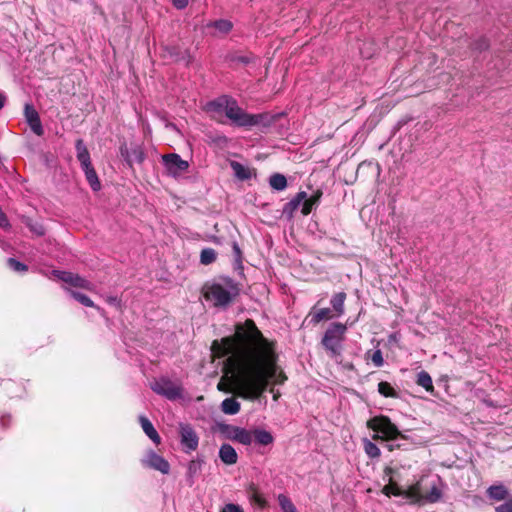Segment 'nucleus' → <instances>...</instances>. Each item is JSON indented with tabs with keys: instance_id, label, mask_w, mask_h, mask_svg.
<instances>
[{
	"instance_id": "obj_1",
	"label": "nucleus",
	"mask_w": 512,
	"mask_h": 512,
	"mask_svg": "<svg viewBox=\"0 0 512 512\" xmlns=\"http://www.w3.org/2000/svg\"><path fill=\"white\" fill-rule=\"evenodd\" d=\"M286 379L285 374L278 370L274 352L269 349L247 352L240 359L238 383L245 398L257 399L271 381L283 384Z\"/></svg>"
},
{
	"instance_id": "obj_2",
	"label": "nucleus",
	"mask_w": 512,
	"mask_h": 512,
	"mask_svg": "<svg viewBox=\"0 0 512 512\" xmlns=\"http://www.w3.org/2000/svg\"><path fill=\"white\" fill-rule=\"evenodd\" d=\"M238 284L229 277L220 278L219 281L206 283L203 287L204 297L215 307H227L238 295Z\"/></svg>"
},
{
	"instance_id": "obj_3",
	"label": "nucleus",
	"mask_w": 512,
	"mask_h": 512,
	"mask_svg": "<svg viewBox=\"0 0 512 512\" xmlns=\"http://www.w3.org/2000/svg\"><path fill=\"white\" fill-rule=\"evenodd\" d=\"M205 110L208 113H225L226 117L237 127L243 112V109L238 105L237 100L229 95H221L207 102Z\"/></svg>"
},
{
	"instance_id": "obj_4",
	"label": "nucleus",
	"mask_w": 512,
	"mask_h": 512,
	"mask_svg": "<svg viewBox=\"0 0 512 512\" xmlns=\"http://www.w3.org/2000/svg\"><path fill=\"white\" fill-rule=\"evenodd\" d=\"M346 331V324L340 322H333L326 329L321 344L331 356L340 355Z\"/></svg>"
},
{
	"instance_id": "obj_5",
	"label": "nucleus",
	"mask_w": 512,
	"mask_h": 512,
	"mask_svg": "<svg viewBox=\"0 0 512 512\" xmlns=\"http://www.w3.org/2000/svg\"><path fill=\"white\" fill-rule=\"evenodd\" d=\"M368 428L376 432L373 439L394 440L400 435L397 426L391 422L390 418L384 415L375 416L367 422Z\"/></svg>"
},
{
	"instance_id": "obj_6",
	"label": "nucleus",
	"mask_w": 512,
	"mask_h": 512,
	"mask_svg": "<svg viewBox=\"0 0 512 512\" xmlns=\"http://www.w3.org/2000/svg\"><path fill=\"white\" fill-rule=\"evenodd\" d=\"M278 118V115H272L269 113H258V114H250L247 113L244 109L241 115L240 122L238 123V127L242 128H250L253 126H262V127H270Z\"/></svg>"
},
{
	"instance_id": "obj_7",
	"label": "nucleus",
	"mask_w": 512,
	"mask_h": 512,
	"mask_svg": "<svg viewBox=\"0 0 512 512\" xmlns=\"http://www.w3.org/2000/svg\"><path fill=\"white\" fill-rule=\"evenodd\" d=\"M151 389L168 400H176L182 396V388L170 379L162 377L151 384Z\"/></svg>"
},
{
	"instance_id": "obj_8",
	"label": "nucleus",
	"mask_w": 512,
	"mask_h": 512,
	"mask_svg": "<svg viewBox=\"0 0 512 512\" xmlns=\"http://www.w3.org/2000/svg\"><path fill=\"white\" fill-rule=\"evenodd\" d=\"M179 437L182 451L185 454H190L197 450L199 445V436L190 424H179Z\"/></svg>"
},
{
	"instance_id": "obj_9",
	"label": "nucleus",
	"mask_w": 512,
	"mask_h": 512,
	"mask_svg": "<svg viewBox=\"0 0 512 512\" xmlns=\"http://www.w3.org/2000/svg\"><path fill=\"white\" fill-rule=\"evenodd\" d=\"M162 163L167 174L172 177H178L182 172L189 168V163L183 160L179 154L170 153L162 156Z\"/></svg>"
},
{
	"instance_id": "obj_10",
	"label": "nucleus",
	"mask_w": 512,
	"mask_h": 512,
	"mask_svg": "<svg viewBox=\"0 0 512 512\" xmlns=\"http://www.w3.org/2000/svg\"><path fill=\"white\" fill-rule=\"evenodd\" d=\"M120 155L129 167L133 164H142L145 160V152L141 145L135 144L128 147L125 143L119 148Z\"/></svg>"
},
{
	"instance_id": "obj_11",
	"label": "nucleus",
	"mask_w": 512,
	"mask_h": 512,
	"mask_svg": "<svg viewBox=\"0 0 512 512\" xmlns=\"http://www.w3.org/2000/svg\"><path fill=\"white\" fill-rule=\"evenodd\" d=\"M24 116L27 124L30 129L37 136H42L44 134V129L40 120L39 113L31 103H26L24 106Z\"/></svg>"
},
{
	"instance_id": "obj_12",
	"label": "nucleus",
	"mask_w": 512,
	"mask_h": 512,
	"mask_svg": "<svg viewBox=\"0 0 512 512\" xmlns=\"http://www.w3.org/2000/svg\"><path fill=\"white\" fill-rule=\"evenodd\" d=\"M52 274L59 280L70 284L73 287L89 289L91 283L85 278L68 271L53 270Z\"/></svg>"
},
{
	"instance_id": "obj_13",
	"label": "nucleus",
	"mask_w": 512,
	"mask_h": 512,
	"mask_svg": "<svg viewBox=\"0 0 512 512\" xmlns=\"http://www.w3.org/2000/svg\"><path fill=\"white\" fill-rule=\"evenodd\" d=\"M338 318L331 308H318L314 305L305 318L309 324L317 325L322 321Z\"/></svg>"
},
{
	"instance_id": "obj_14",
	"label": "nucleus",
	"mask_w": 512,
	"mask_h": 512,
	"mask_svg": "<svg viewBox=\"0 0 512 512\" xmlns=\"http://www.w3.org/2000/svg\"><path fill=\"white\" fill-rule=\"evenodd\" d=\"M144 464L154 470L160 471L162 474H168L170 471L169 462L154 451L148 453Z\"/></svg>"
},
{
	"instance_id": "obj_15",
	"label": "nucleus",
	"mask_w": 512,
	"mask_h": 512,
	"mask_svg": "<svg viewBox=\"0 0 512 512\" xmlns=\"http://www.w3.org/2000/svg\"><path fill=\"white\" fill-rule=\"evenodd\" d=\"M444 483L437 477L430 485V490L424 494V502L426 503H437L442 499Z\"/></svg>"
},
{
	"instance_id": "obj_16",
	"label": "nucleus",
	"mask_w": 512,
	"mask_h": 512,
	"mask_svg": "<svg viewBox=\"0 0 512 512\" xmlns=\"http://www.w3.org/2000/svg\"><path fill=\"white\" fill-rule=\"evenodd\" d=\"M204 462V457L202 456H198L196 459L189 461L186 472V482L188 486L192 487L194 485L195 478L200 473Z\"/></svg>"
},
{
	"instance_id": "obj_17",
	"label": "nucleus",
	"mask_w": 512,
	"mask_h": 512,
	"mask_svg": "<svg viewBox=\"0 0 512 512\" xmlns=\"http://www.w3.org/2000/svg\"><path fill=\"white\" fill-rule=\"evenodd\" d=\"M219 458L225 465H234L238 461V454L232 445L223 443L219 448Z\"/></svg>"
},
{
	"instance_id": "obj_18",
	"label": "nucleus",
	"mask_w": 512,
	"mask_h": 512,
	"mask_svg": "<svg viewBox=\"0 0 512 512\" xmlns=\"http://www.w3.org/2000/svg\"><path fill=\"white\" fill-rule=\"evenodd\" d=\"M307 193L304 191L298 192L290 201L283 207V214L288 218H292L294 212L300 207L302 202L306 199Z\"/></svg>"
},
{
	"instance_id": "obj_19",
	"label": "nucleus",
	"mask_w": 512,
	"mask_h": 512,
	"mask_svg": "<svg viewBox=\"0 0 512 512\" xmlns=\"http://www.w3.org/2000/svg\"><path fill=\"white\" fill-rule=\"evenodd\" d=\"M400 496L415 504L424 502V494L421 493V485L419 482L412 485L407 490H401Z\"/></svg>"
},
{
	"instance_id": "obj_20",
	"label": "nucleus",
	"mask_w": 512,
	"mask_h": 512,
	"mask_svg": "<svg viewBox=\"0 0 512 512\" xmlns=\"http://www.w3.org/2000/svg\"><path fill=\"white\" fill-rule=\"evenodd\" d=\"M75 148L77 152V159L81 164V168H88L92 166L90 153L82 139H78L75 143Z\"/></svg>"
},
{
	"instance_id": "obj_21",
	"label": "nucleus",
	"mask_w": 512,
	"mask_h": 512,
	"mask_svg": "<svg viewBox=\"0 0 512 512\" xmlns=\"http://www.w3.org/2000/svg\"><path fill=\"white\" fill-rule=\"evenodd\" d=\"M253 441L259 446H269L274 442V436L270 431L262 428L253 429Z\"/></svg>"
},
{
	"instance_id": "obj_22",
	"label": "nucleus",
	"mask_w": 512,
	"mask_h": 512,
	"mask_svg": "<svg viewBox=\"0 0 512 512\" xmlns=\"http://www.w3.org/2000/svg\"><path fill=\"white\" fill-rule=\"evenodd\" d=\"M346 297L347 295L345 292H337L330 299V304L332 306L331 310L336 314L338 318L345 313Z\"/></svg>"
},
{
	"instance_id": "obj_23",
	"label": "nucleus",
	"mask_w": 512,
	"mask_h": 512,
	"mask_svg": "<svg viewBox=\"0 0 512 512\" xmlns=\"http://www.w3.org/2000/svg\"><path fill=\"white\" fill-rule=\"evenodd\" d=\"M139 422L141 424V427L144 431V433L155 443V444H159L160 441H161V438L158 434V432L156 431V429L154 428L153 424L151 423V421L141 415L139 417Z\"/></svg>"
},
{
	"instance_id": "obj_24",
	"label": "nucleus",
	"mask_w": 512,
	"mask_h": 512,
	"mask_svg": "<svg viewBox=\"0 0 512 512\" xmlns=\"http://www.w3.org/2000/svg\"><path fill=\"white\" fill-rule=\"evenodd\" d=\"M486 493L488 498L494 501H503L509 495L508 489L502 484L491 485Z\"/></svg>"
},
{
	"instance_id": "obj_25",
	"label": "nucleus",
	"mask_w": 512,
	"mask_h": 512,
	"mask_svg": "<svg viewBox=\"0 0 512 512\" xmlns=\"http://www.w3.org/2000/svg\"><path fill=\"white\" fill-rule=\"evenodd\" d=\"M230 166L234 172L235 177L238 180L245 181L251 179L252 171L250 168L244 166L243 164L237 161H231Z\"/></svg>"
},
{
	"instance_id": "obj_26",
	"label": "nucleus",
	"mask_w": 512,
	"mask_h": 512,
	"mask_svg": "<svg viewBox=\"0 0 512 512\" xmlns=\"http://www.w3.org/2000/svg\"><path fill=\"white\" fill-rule=\"evenodd\" d=\"M240 403L233 397L225 398L221 403V410L224 414L235 415L240 411Z\"/></svg>"
},
{
	"instance_id": "obj_27",
	"label": "nucleus",
	"mask_w": 512,
	"mask_h": 512,
	"mask_svg": "<svg viewBox=\"0 0 512 512\" xmlns=\"http://www.w3.org/2000/svg\"><path fill=\"white\" fill-rule=\"evenodd\" d=\"M87 182L89 183L90 187L93 191H99L101 188V183L99 181V178L97 176V173L93 166H89L88 168L82 169Z\"/></svg>"
},
{
	"instance_id": "obj_28",
	"label": "nucleus",
	"mask_w": 512,
	"mask_h": 512,
	"mask_svg": "<svg viewBox=\"0 0 512 512\" xmlns=\"http://www.w3.org/2000/svg\"><path fill=\"white\" fill-rule=\"evenodd\" d=\"M269 185L275 191H283L287 187V179L281 173H274L269 177Z\"/></svg>"
},
{
	"instance_id": "obj_29",
	"label": "nucleus",
	"mask_w": 512,
	"mask_h": 512,
	"mask_svg": "<svg viewBox=\"0 0 512 512\" xmlns=\"http://www.w3.org/2000/svg\"><path fill=\"white\" fill-rule=\"evenodd\" d=\"M416 384L423 387L427 392L433 393L434 386L430 374L424 370L417 374Z\"/></svg>"
},
{
	"instance_id": "obj_30",
	"label": "nucleus",
	"mask_w": 512,
	"mask_h": 512,
	"mask_svg": "<svg viewBox=\"0 0 512 512\" xmlns=\"http://www.w3.org/2000/svg\"><path fill=\"white\" fill-rule=\"evenodd\" d=\"M234 437H236L234 442L248 446L253 442V430H247L241 427Z\"/></svg>"
},
{
	"instance_id": "obj_31",
	"label": "nucleus",
	"mask_w": 512,
	"mask_h": 512,
	"mask_svg": "<svg viewBox=\"0 0 512 512\" xmlns=\"http://www.w3.org/2000/svg\"><path fill=\"white\" fill-rule=\"evenodd\" d=\"M217 253L213 248H204L200 253V263L209 265L216 261Z\"/></svg>"
},
{
	"instance_id": "obj_32",
	"label": "nucleus",
	"mask_w": 512,
	"mask_h": 512,
	"mask_svg": "<svg viewBox=\"0 0 512 512\" xmlns=\"http://www.w3.org/2000/svg\"><path fill=\"white\" fill-rule=\"evenodd\" d=\"M378 392L384 397L398 398V392L386 381L378 384Z\"/></svg>"
},
{
	"instance_id": "obj_33",
	"label": "nucleus",
	"mask_w": 512,
	"mask_h": 512,
	"mask_svg": "<svg viewBox=\"0 0 512 512\" xmlns=\"http://www.w3.org/2000/svg\"><path fill=\"white\" fill-rule=\"evenodd\" d=\"M240 428L241 427L239 426L231 424H221L219 427L220 432L223 434V436L231 441H235L236 437L234 436L238 433Z\"/></svg>"
},
{
	"instance_id": "obj_34",
	"label": "nucleus",
	"mask_w": 512,
	"mask_h": 512,
	"mask_svg": "<svg viewBox=\"0 0 512 512\" xmlns=\"http://www.w3.org/2000/svg\"><path fill=\"white\" fill-rule=\"evenodd\" d=\"M70 296L86 307H95L94 302L85 294L71 289H67Z\"/></svg>"
},
{
	"instance_id": "obj_35",
	"label": "nucleus",
	"mask_w": 512,
	"mask_h": 512,
	"mask_svg": "<svg viewBox=\"0 0 512 512\" xmlns=\"http://www.w3.org/2000/svg\"><path fill=\"white\" fill-rule=\"evenodd\" d=\"M364 450L365 453L368 455L369 458H378L381 454L380 449L378 446L370 441L369 439L365 438L363 440Z\"/></svg>"
},
{
	"instance_id": "obj_36",
	"label": "nucleus",
	"mask_w": 512,
	"mask_h": 512,
	"mask_svg": "<svg viewBox=\"0 0 512 512\" xmlns=\"http://www.w3.org/2000/svg\"><path fill=\"white\" fill-rule=\"evenodd\" d=\"M278 503L282 512H297V509L290 498L284 494L278 495Z\"/></svg>"
},
{
	"instance_id": "obj_37",
	"label": "nucleus",
	"mask_w": 512,
	"mask_h": 512,
	"mask_svg": "<svg viewBox=\"0 0 512 512\" xmlns=\"http://www.w3.org/2000/svg\"><path fill=\"white\" fill-rule=\"evenodd\" d=\"M7 266L17 273H25L28 271V266L17 259L10 257L7 259Z\"/></svg>"
},
{
	"instance_id": "obj_38",
	"label": "nucleus",
	"mask_w": 512,
	"mask_h": 512,
	"mask_svg": "<svg viewBox=\"0 0 512 512\" xmlns=\"http://www.w3.org/2000/svg\"><path fill=\"white\" fill-rule=\"evenodd\" d=\"M211 25L223 34L229 33L233 28L232 23L225 19L216 20Z\"/></svg>"
},
{
	"instance_id": "obj_39",
	"label": "nucleus",
	"mask_w": 512,
	"mask_h": 512,
	"mask_svg": "<svg viewBox=\"0 0 512 512\" xmlns=\"http://www.w3.org/2000/svg\"><path fill=\"white\" fill-rule=\"evenodd\" d=\"M250 498L260 506H264L266 501L264 497L259 493L258 488L255 484H250L248 488Z\"/></svg>"
},
{
	"instance_id": "obj_40",
	"label": "nucleus",
	"mask_w": 512,
	"mask_h": 512,
	"mask_svg": "<svg viewBox=\"0 0 512 512\" xmlns=\"http://www.w3.org/2000/svg\"><path fill=\"white\" fill-rule=\"evenodd\" d=\"M223 342H224V345L220 346L216 341H214L212 347L219 348L217 353H219L220 356H227L232 353L234 347H233L232 343L230 342V340H228V339H223Z\"/></svg>"
},
{
	"instance_id": "obj_41",
	"label": "nucleus",
	"mask_w": 512,
	"mask_h": 512,
	"mask_svg": "<svg viewBox=\"0 0 512 512\" xmlns=\"http://www.w3.org/2000/svg\"><path fill=\"white\" fill-rule=\"evenodd\" d=\"M321 193L317 196H312L311 198H307L302 202V214L308 215L312 211V207L319 201Z\"/></svg>"
},
{
	"instance_id": "obj_42",
	"label": "nucleus",
	"mask_w": 512,
	"mask_h": 512,
	"mask_svg": "<svg viewBox=\"0 0 512 512\" xmlns=\"http://www.w3.org/2000/svg\"><path fill=\"white\" fill-rule=\"evenodd\" d=\"M383 494L390 497L391 495L400 496L401 489L396 484L385 485L382 489Z\"/></svg>"
},
{
	"instance_id": "obj_43",
	"label": "nucleus",
	"mask_w": 512,
	"mask_h": 512,
	"mask_svg": "<svg viewBox=\"0 0 512 512\" xmlns=\"http://www.w3.org/2000/svg\"><path fill=\"white\" fill-rule=\"evenodd\" d=\"M254 56L252 54L247 55H237L233 57L234 62L241 63L243 65H248L254 61Z\"/></svg>"
},
{
	"instance_id": "obj_44",
	"label": "nucleus",
	"mask_w": 512,
	"mask_h": 512,
	"mask_svg": "<svg viewBox=\"0 0 512 512\" xmlns=\"http://www.w3.org/2000/svg\"><path fill=\"white\" fill-rule=\"evenodd\" d=\"M371 359L376 367H382L384 364L383 355L380 349L374 351Z\"/></svg>"
},
{
	"instance_id": "obj_45",
	"label": "nucleus",
	"mask_w": 512,
	"mask_h": 512,
	"mask_svg": "<svg viewBox=\"0 0 512 512\" xmlns=\"http://www.w3.org/2000/svg\"><path fill=\"white\" fill-rule=\"evenodd\" d=\"M232 248H233V254H234L235 262L238 265V267H241L242 252H241V249H240L239 245L237 244V242H233Z\"/></svg>"
},
{
	"instance_id": "obj_46",
	"label": "nucleus",
	"mask_w": 512,
	"mask_h": 512,
	"mask_svg": "<svg viewBox=\"0 0 512 512\" xmlns=\"http://www.w3.org/2000/svg\"><path fill=\"white\" fill-rule=\"evenodd\" d=\"M246 326L248 327V329L250 330L251 334H252V337L253 338H261L262 337V334L261 332L258 330V328L255 326L254 322L252 320H247L246 321Z\"/></svg>"
},
{
	"instance_id": "obj_47",
	"label": "nucleus",
	"mask_w": 512,
	"mask_h": 512,
	"mask_svg": "<svg viewBox=\"0 0 512 512\" xmlns=\"http://www.w3.org/2000/svg\"><path fill=\"white\" fill-rule=\"evenodd\" d=\"M496 512H512V499L507 500L504 504H501L495 508Z\"/></svg>"
},
{
	"instance_id": "obj_48",
	"label": "nucleus",
	"mask_w": 512,
	"mask_h": 512,
	"mask_svg": "<svg viewBox=\"0 0 512 512\" xmlns=\"http://www.w3.org/2000/svg\"><path fill=\"white\" fill-rule=\"evenodd\" d=\"M223 512H244V510L237 504L229 503L225 506Z\"/></svg>"
},
{
	"instance_id": "obj_49",
	"label": "nucleus",
	"mask_w": 512,
	"mask_h": 512,
	"mask_svg": "<svg viewBox=\"0 0 512 512\" xmlns=\"http://www.w3.org/2000/svg\"><path fill=\"white\" fill-rule=\"evenodd\" d=\"M30 229L31 231H33L35 234H37L38 236H42L45 234V229L42 225L40 224H35V225H31L30 226Z\"/></svg>"
},
{
	"instance_id": "obj_50",
	"label": "nucleus",
	"mask_w": 512,
	"mask_h": 512,
	"mask_svg": "<svg viewBox=\"0 0 512 512\" xmlns=\"http://www.w3.org/2000/svg\"><path fill=\"white\" fill-rule=\"evenodd\" d=\"M172 2L173 5L180 10L186 8L188 5V0H172Z\"/></svg>"
},
{
	"instance_id": "obj_51",
	"label": "nucleus",
	"mask_w": 512,
	"mask_h": 512,
	"mask_svg": "<svg viewBox=\"0 0 512 512\" xmlns=\"http://www.w3.org/2000/svg\"><path fill=\"white\" fill-rule=\"evenodd\" d=\"M213 141L219 145H226L229 142V139L225 135H219Z\"/></svg>"
},
{
	"instance_id": "obj_52",
	"label": "nucleus",
	"mask_w": 512,
	"mask_h": 512,
	"mask_svg": "<svg viewBox=\"0 0 512 512\" xmlns=\"http://www.w3.org/2000/svg\"><path fill=\"white\" fill-rule=\"evenodd\" d=\"M9 422H10V415H2L1 418H0V424L3 426V427H7L9 425Z\"/></svg>"
},
{
	"instance_id": "obj_53",
	"label": "nucleus",
	"mask_w": 512,
	"mask_h": 512,
	"mask_svg": "<svg viewBox=\"0 0 512 512\" xmlns=\"http://www.w3.org/2000/svg\"><path fill=\"white\" fill-rule=\"evenodd\" d=\"M6 102V96L2 93H0V109H2Z\"/></svg>"
},
{
	"instance_id": "obj_54",
	"label": "nucleus",
	"mask_w": 512,
	"mask_h": 512,
	"mask_svg": "<svg viewBox=\"0 0 512 512\" xmlns=\"http://www.w3.org/2000/svg\"><path fill=\"white\" fill-rule=\"evenodd\" d=\"M270 392L273 394V398H274V400H277V399H278V397L280 396L279 391H278V390H274V388H271V389H270Z\"/></svg>"
},
{
	"instance_id": "obj_55",
	"label": "nucleus",
	"mask_w": 512,
	"mask_h": 512,
	"mask_svg": "<svg viewBox=\"0 0 512 512\" xmlns=\"http://www.w3.org/2000/svg\"><path fill=\"white\" fill-rule=\"evenodd\" d=\"M108 302H109L110 304H118V303H119V300H118V298H117V297H109V298H108Z\"/></svg>"
},
{
	"instance_id": "obj_56",
	"label": "nucleus",
	"mask_w": 512,
	"mask_h": 512,
	"mask_svg": "<svg viewBox=\"0 0 512 512\" xmlns=\"http://www.w3.org/2000/svg\"><path fill=\"white\" fill-rule=\"evenodd\" d=\"M11 384H13V383L11 381H8V382H6L5 385L7 386V385H11Z\"/></svg>"
}]
</instances>
